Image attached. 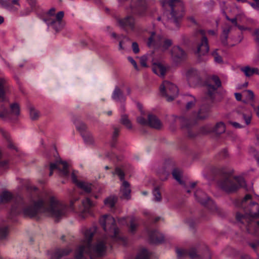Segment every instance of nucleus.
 <instances>
[{
  "mask_svg": "<svg viewBox=\"0 0 259 259\" xmlns=\"http://www.w3.org/2000/svg\"><path fill=\"white\" fill-rule=\"evenodd\" d=\"M163 7L168 6L171 9V18L170 22L177 24L178 20L184 15V4L181 0H164L162 3Z\"/></svg>",
  "mask_w": 259,
  "mask_h": 259,
  "instance_id": "7",
  "label": "nucleus"
},
{
  "mask_svg": "<svg viewBox=\"0 0 259 259\" xmlns=\"http://www.w3.org/2000/svg\"><path fill=\"white\" fill-rule=\"evenodd\" d=\"M66 206L54 196H39L32 199L28 204L20 199L12 206V215L22 214L25 217H34L39 214L51 216L57 220L64 217Z\"/></svg>",
  "mask_w": 259,
  "mask_h": 259,
  "instance_id": "1",
  "label": "nucleus"
},
{
  "mask_svg": "<svg viewBox=\"0 0 259 259\" xmlns=\"http://www.w3.org/2000/svg\"><path fill=\"white\" fill-rule=\"evenodd\" d=\"M171 120L175 122H179L182 126H187L189 127V125L188 123L189 122L188 120L183 117H177L175 116H172L171 117Z\"/></svg>",
  "mask_w": 259,
  "mask_h": 259,
  "instance_id": "34",
  "label": "nucleus"
},
{
  "mask_svg": "<svg viewBox=\"0 0 259 259\" xmlns=\"http://www.w3.org/2000/svg\"><path fill=\"white\" fill-rule=\"evenodd\" d=\"M96 231V227L82 230L83 238L76 249L75 259H99L105 254L108 241L106 236L98 239L95 245L91 244Z\"/></svg>",
  "mask_w": 259,
  "mask_h": 259,
  "instance_id": "2",
  "label": "nucleus"
},
{
  "mask_svg": "<svg viewBox=\"0 0 259 259\" xmlns=\"http://www.w3.org/2000/svg\"><path fill=\"white\" fill-rule=\"evenodd\" d=\"M0 5L12 12H17L20 7L19 0H0Z\"/></svg>",
  "mask_w": 259,
  "mask_h": 259,
  "instance_id": "15",
  "label": "nucleus"
},
{
  "mask_svg": "<svg viewBox=\"0 0 259 259\" xmlns=\"http://www.w3.org/2000/svg\"><path fill=\"white\" fill-rule=\"evenodd\" d=\"M242 117L246 125L250 124L252 117L251 112L250 111H248L245 113H243L242 114Z\"/></svg>",
  "mask_w": 259,
  "mask_h": 259,
  "instance_id": "46",
  "label": "nucleus"
},
{
  "mask_svg": "<svg viewBox=\"0 0 259 259\" xmlns=\"http://www.w3.org/2000/svg\"><path fill=\"white\" fill-rule=\"evenodd\" d=\"M148 125L151 127L160 129L162 127V123L160 120L154 115H148Z\"/></svg>",
  "mask_w": 259,
  "mask_h": 259,
  "instance_id": "24",
  "label": "nucleus"
},
{
  "mask_svg": "<svg viewBox=\"0 0 259 259\" xmlns=\"http://www.w3.org/2000/svg\"><path fill=\"white\" fill-rule=\"evenodd\" d=\"M82 204L83 208L79 209L80 216L82 218H85L87 214L90 212V208L94 205V203L89 198H87L82 201Z\"/></svg>",
  "mask_w": 259,
  "mask_h": 259,
  "instance_id": "17",
  "label": "nucleus"
},
{
  "mask_svg": "<svg viewBox=\"0 0 259 259\" xmlns=\"http://www.w3.org/2000/svg\"><path fill=\"white\" fill-rule=\"evenodd\" d=\"M153 72L160 77H163L166 71V67L161 63H154L152 65Z\"/></svg>",
  "mask_w": 259,
  "mask_h": 259,
  "instance_id": "20",
  "label": "nucleus"
},
{
  "mask_svg": "<svg viewBox=\"0 0 259 259\" xmlns=\"http://www.w3.org/2000/svg\"><path fill=\"white\" fill-rule=\"evenodd\" d=\"M76 128L79 131L81 135L83 133L88 132L89 131L87 130V127L85 124L82 122L79 123L76 125Z\"/></svg>",
  "mask_w": 259,
  "mask_h": 259,
  "instance_id": "48",
  "label": "nucleus"
},
{
  "mask_svg": "<svg viewBox=\"0 0 259 259\" xmlns=\"http://www.w3.org/2000/svg\"><path fill=\"white\" fill-rule=\"evenodd\" d=\"M71 251V249L68 248L57 249L51 254L50 259H60L63 256L68 255Z\"/></svg>",
  "mask_w": 259,
  "mask_h": 259,
  "instance_id": "21",
  "label": "nucleus"
},
{
  "mask_svg": "<svg viewBox=\"0 0 259 259\" xmlns=\"http://www.w3.org/2000/svg\"><path fill=\"white\" fill-rule=\"evenodd\" d=\"M121 122L127 128L132 129V124L131 121H130V120L128 119L127 116L126 115H122L121 118Z\"/></svg>",
  "mask_w": 259,
  "mask_h": 259,
  "instance_id": "43",
  "label": "nucleus"
},
{
  "mask_svg": "<svg viewBox=\"0 0 259 259\" xmlns=\"http://www.w3.org/2000/svg\"><path fill=\"white\" fill-rule=\"evenodd\" d=\"M112 98L113 100L117 102H122L125 101V98L123 96L122 92L118 87L115 88Z\"/></svg>",
  "mask_w": 259,
  "mask_h": 259,
  "instance_id": "28",
  "label": "nucleus"
},
{
  "mask_svg": "<svg viewBox=\"0 0 259 259\" xmlns=\"http://www.w3.org/2000/svg\"><path fill=\"white\" fill-rule=\"evenodd\" d=\"M245 94H246V99L247 100H252L253 99L254 95L253 92L250 90H247Z\"/></svg>",
  "mask_w": 259,
  "mask_h": 259,
  "instance_id": "56",
  "label": "nucleus"
},
{
  "mask_svg": "<svg viewBox=\"0 0 259 259\" xmlns=\"http://www.w3.org/2000/svg\"><path fill=\"white\" fill-rule=\"evenodd\" d=\"M119 132V128H115L114 130L113 134V138H116L118 135Z\"/></svg>",
  "mask_w": 259,
  "mask_h": 259,
  "instance_id": "62",
  "label": "nucleus"
},
{
  "mask_svg": "<svg viewBox=\"0 0 259 259\" xmlns=\"http://www.w3.org/2000/svg\"><path fill=\"white\" fill-rule=\"evenodd\" d=\"M132 49H133V52L135 53V54H137L139 52V46H138V45L137 42H133L132 44Z\"/></svg>",
  "mask_w": 259,
  "mask_h": 259,
  "instance_id": "59",
  "label": "nucleus"
},
{
  "mask_svg": "<svg viewBox=\"0 0 259 259\" xmlns=\"http://www.w3.org/2000/svg\"><path fill=\"white\" fill-rule=\"evenodd\" d=\"M154 200L156 201H160L161 199V194L158 188H155L153 191Z\"/></svg>",
  "mask_w": 259,
  "mask_h": 259,
  "instance_id": "50",
  "label": "nucleus"
},
{
  "mask_svg": "<svg viewBox=\"0 0 259 259\" xmlns=\"http://www.w3.org/2000/svg\"><path fill=\"white\" fill-rule=\"evenodd\" d=\"M138 226V224L137 222V220L133 218L131 219L130 221V225L129 227V232L131 233H134Z\"/></svg>",
  "mask_w": 259,
  "mask_h": 259,
  "instance_id": "39",
  "label": "nucleus"
},
{
  "mask_svg": "<svg viewBox=\"0 0 259 259\" xmlns=\"http://www.w3.org/2000/svg\"><path fill=\"white\" fill-rule=\"evenodd\" d=\"M195 34L197 38L200 40V41L197 44L195 53L199 56L204 55L209 50L208 40L205 36V31L204 30L200 29L196 31Z\"/></svg>",
  "mask_w": 259,
  "mask_h": 259,
  "instance_id": "10",
  "label": "nucleus"
},
{
  "mask_svg": "<svg viewBox=\"0 0 259 259\" xmlns=\"http://www.w3.org/2000/svg\"><path fill=\"white\" fill-rule=\"evenodd\" d=\"M10 112L9 113V118L7 119H10L11 118V115H14L18 116L20 114V107L18 103H14L10 105Z\"/></svg>",
  "mask_w": 259,
  "mask_h": 259,
  "instance_id": "31",
  "label": "nucleus"
},
{
  "mask_svg": "<svg viewBox=\"0 0 259 259\" xmlns=\"http://www.w3.org/2000/svg\"><path fill=\"white\" fill-rule=\"evenodd\" d=\"M55 8H51L42 19L49 27H52L56 31L58 32L65 25L62 20L64 13L63 11H60L55 14Z\"/></svg>",
  "mask_w": 259,
  "mask_h": 259,
  "instance_id": "5",
  "label": "nucleus"
},
{
  "mask_svg": "<svg viewBox=\"0 0 259 259\" xmlns=\"http://www.w3.org/2000/svg\"><path fill=\"white\" fill-rule=\"evenodd\" d=\"M172 176L177 181H178L180 183H181V172L179 170L177 169H174L172 171Z\"/></svg>",
  "mask_w": 259,
  "mask_h": 259,
  "instance_id": "49",
  "label": "nucleus"
},
{
  "mask_svg": "<svg viewBox=\"0 0 259 259\" xmlns=\"http://www.w3.org/2000/svg\"><path fill=\"white\" fill-rule=\"evenodd\" d=\"M232 172L229 171L227 176L219 182V187L227 192H234L245 185V182L242 177H232Z\"/></svg>",
  "mask_w": 259,
  "mask_h": 259,
  "instance_id": "4",
  "label": "nucleus"
},
{
  "mask_svg": "<svg viewBox=\"0 0 259 259\" xmlns=\"http://www.w3.org/2000/svg\"><path fill=\"white\" fill-rule=\"evenodd\" d=\"M118 24L120 27L124 29H129L134 31L135 29V21L132 16H127L123 19H119L117 20Z\"/></svg>",
  "mask_w": 259,
  "mask_h": 259,
  "instance_id": "14",
  "label": "nucleus"
},
{
  "mask_svg": "<svg viewBox=\"0 0 259 259\" xmlns=\"http://www.w3.org/2000/svg\"><path fill=\"white\" fill-rule=\"evenodd\" d=\"M229 123L236 128H241L243 127L242 125L236 122L230 121Z\"/></svg>",
  "mask_w": 259,
  "mask_h": 259,
  "instance_id": "60",
  "label": "nucleus"
},
{
  "mask_svg": "<svg viewBox=\"0 0 259 259\" xmlns=\"http://www.w3.org/2000/svg\"><path fill=\"white\" fill-rule=\"evenodd\" d=\"M29 4L30 5L31 8H35L36 7V0H26Z\"/></svg>",
  "mask_w": 259,
  "mask_h": 259,
  "instance_id": "61",
  "label": "nucleus"
},
{
  "mask_svg": "<svg viewBox=\"0 0 259 259\" xmlns=\"http://www.w3.org/2000/svg\"><path fill=\"white\" fill-rule=\"evenodd\" d=\"M120 192L122 194V197L129 199L131 197V188L130 184L126 181H123L120 186Z\"/></svg>",
  "mask_w": 259,
  "mask_h": 259,
  "instance_id": "22",
  "label": "nucleus"
},
{
  "mask_svg": "<svg viewBox=\"0 0 259 259\" xmlns=\"http://www.w3.org/2000/svg\"><path fill=\"white\" fill-rule=\"evenodd\" d=\"M225 130L226 126L224 123L223 122H219L216 124L215 126L214 127L212 131H213L217 134H221L224 133L225 132ZM211 131V130H209L205 133H208Z\"/></svg>",
  "mask_w": 259,
  "mask_h": 259,
  "instance_id": "32",
  "label": "nucleus"
},
{
  "mask_svg": "<svg viewBox=\"0 0 259 259\" xmlns=\"http://www.w3.org/2000/svg\"><path fill=\"white\" fill-rule=\"evenodd\" d=\"M176 252L179 258L184 257L187 254H188L192 259H195L197 257L196 250L194 248H192L189 251L185 249L178 248L176 249Z\"/></svg>",
  "mask_w": 259,
  "mask_h": 259,
  "instance_id": "19",
  "label": "nucleus"
},
{
  "mask_svg": "<svg viewBox=\"0 0 259 259\" xmlns=\"http://www.w3.org/2000/svg\"><path fill=\"white\" fill-rule=\"evenodd\" d=\"M114 174L117 175L119 177L121 181H124V174L120 168H116L115 170Z\"/></svg>",
  "mask_w": 259,
  "mask_h": 259,
  "instance_id": "52",
  "label": "nucleus"
},
{
  "mask_svg": "<svg viewBox=\"0 0 259 259\" xmlns=\"http://www.w3.org/2000/svg\"><path fill=\"white\" fill-rule=\"evenodd\" d=\"M9 118V113L3 105H1L0 107V118L4 120H7Z\"/></svg>",
  "mask_w": 259,
  "mask_h": 259,
  "instance_id": "41",
  "label": "nucleus"
},
{
  "mask_svg": "<svg viewBox=\"0 0 259 259\" xmlns=\"http://www.w3.org/2000/svg\"><path fill=\"white\" fill-rule=\"evenodd\" d=\"M161 94L164 96L168 101H172L178 95L177 87L168 81H164L160 87Z\"/></svg>",
  "mask_w": 259,
  "mask_h": 259,
  "instance_id": "9",
  "label": "nucleus"
},
{
  "mask_svg": "<svg viewBox=\"0 0 259 259\" xmlns=\"http://www.w3.org/2000/svg\"><path fill=\"white\" fill-rule=\"evenodd\" d=\"M235 97L237 100L240 101L241 100L242 95L240 93H235Z\"/></svg>",
  "mask_w": 259,
  "mask_h": 259,
  "instance_id": "63",
  "label": "nucleus"
},
{
  "mask_svg": "<svg viewBox=\"0 0 259 259\" xmlns=\"http://www.w3.org/2000/svg\"><path fill=\"white\" fill-rule=\"evenodd\" d=\"M231 29V27L229 26L227 28L224 29L223 31V33L221 35V41L222 42L223 44L224 45H226L227 44V40L228 38V34Z\"/></svg>",
  "mask_w": 259,
  "mask_h": 259,
  "instance_id": "36",
  "label": "nucleus"
},
{
  "mask_svg": "<svg viewBox=\"0 0 259 259\" xmlns=\"http://www.w3.org/2000/svg\"><path fill=\"white\" fill-rule=\"evenodd\" d=\"M71 179L73 183H74L78 188L87 193H89L91 192L92 184L85 181L78 180L76 175L74 171H73L71 174Z\"/></svg>",
  "mask_w": 259,
  "mask_h": 259,
  "instance_id": "13",
  "label": "nucleus"
},
{
  "mask_svg": "<svg viewBox=\"0 0 259 259\" xmlns=\"http://www.w3.org/2000/svg\"><path fill=\"white\" fill-rule=\"evenodd\" d=\"M13 198L11 193L8 191L3 192L0 195V204L9 203Z\"/></svg>",
  "mask_w": 259,
  "mask_h": 259,
  "instance_id": "30",
  "label": "nucleus"
},
{
  "mask_svg": "<svg viewBox=\"0 0 259 259\" xmlns=\"http://www.w3.org/2000/svg\"><path fill=\"white\" fill-rule=\"evenodd\" d=\"M8 234V229L6 226L0 227V239H5Z\"/></svg>",
  "mask_w": 259,
  "mask_h": 259,
  "instance_id": "47",
  "label": "nucleus"
},
{
  "mask_svg": "<svg viewBox=\"0 0 259 259\" xmlns=\"http://www.w3.org/2000/svg\"><path fill=\"white\" fill-rule=\"evenodd\" d=\"M100 224L109 237L116 239H121L119 230L116 227L114 218L110 215H103L99 220Z\"/></svg>",
  "mask_w": 259,
  "mask_h": 259,
  "instance_id": "6",
  "label": "nucleus"
},
{
  "mask_svg": "<svg viewBox=\"0 0 259 259\" xmlns=\"http://www.w3.org/2000/svg\"><path fill=\"white\" fill-rule=\"evenodd\" d=\"M251 106L255 111L257 116L259 118V105L256 108L253 105H251Z\"/></svg>",
  "mask_w": 259,
  "mask_h": 259,
  "instance_id": "64",
  "label": "nucleus"
},
{
  "mask_svg": "<svg viewBox=\"0 0 259 259\" xmlns=\"http://www.w3.org/2000/svg\"><path fill=\"white\" fill-rule=\"evenodd\" d=\"M118 39L119 41V49L120 50H124V49H125L126 46V45H125L126 43L128 42V44H130V39L126 36H122V39H121L120 37H118Z\"/></svg>",
  "mask_w": 259,
  "mask_h": 259,
  "instance_id": "38",
  "label": "nucleus"
},
{
  "mask_svg": "<svg viewBox=\"0 0 259 259\" xmlns=\"http://www.w3.org/2000/svg\"><path fill=\"white\" fill-rule=\"evenodd\" d=\"M222 12L224 15L225 16L227 20L231 21L233 24H234L236 26H238V24L237 22V19H239V17L241 16V15H237L236 17L234 18L230 19L226 14L225 9L222 8Z\"/></svg>",
  "mask_w": 259,
  "mask_h": 259,
  "instance_id": "44",
  "label": "nucleus"
},
{
  "mask_svg": "<svg viewBox=\"0 0 259 259\" xmlns=\"http://www.w3.org/2000/svg\"><path fill=\"white\" fill-rule=\"evenodd\" d=\"M140 63L141 65L144 67H146L147 66V58L145 56H142L140 58Z\"/></svg>",
  "mask_w": 259,
  "mask_h": 259,
  "instance_id": "58",
  "label": "nucleus"
},
{
  "mask_svg": "<svg viewBox=\"0 0 259 259\" xmlns=\"http://www.w3.org/2000/svg\"><path fill=\"white\" fill-rule=\"evenodd\" d=\"M127 59L131 62V63L133 65V66L134 67L135 69L138 70V65H137V63L135 61V60L131 57H128L127 58Z\"/></svg>",
  "mask_w": 259,
  "mask_h": 259,
  "instance_id": "57",
  "label": "nucleus"
},
{
  "mask_svg": "<svg viewBox=\"0 0 259 259\" xmlns=\"http://www.w3.org/2000/svg\"><path fill=\"white\" fill-rule=\"evenodd\" d=\"M149 236L151 241L154 243H160L164 240L163 235L157 230L150 232Z\"/></svg>",
  "mask_w": 259,
  "mask_h": 259,
  "instance_id": "25",
  "label": "nucleus"
},
{
  "mask_svg": "<svg viewBox=\"0 0 259 259\" xmlns=\"http://www.w3.org/2000/svg\"><path fill=\"white\" fill-rule=\"evenodd\" d=\"M29 114L31 119L35 120L39 117V113L37 110L33 107L29 108Z\"/></svg>",
  "mask_w": 259,
  "mask_h": 259,
  "instance_id": "45",
  "label": "nucleus"
},
{
  "mask_svg": "<svg viewBox=\"0 0 259 259\" xmlns=\"http://www.w3.org/2000/svg\"><path fill=\"white\" fill-rule=\"evenodd\" d=\"M147 44L149 47L164 52L171 46L172 41L164 37L156 35L155 33L152 32L151 36L148 39Z\"/></svg>",
  "mask_w": 259,
  "mask_h": 259,
  "instance_id": "8",
  "label": "nucleus"
},
{
  "mask_svg": "<svg viewBox=\"0 0 259 259\" xmlns=\"http://www.w3.org/2000/svg\"><path fill=\"white\" fill-rule=\"evenodd\" d=\"M6 80L4 78H0V101L5 100V93L8 88Z\"/></svg>",
  "mask_w": 259,
  "mask_h": 259,
  "instance_id": "29",
  "label": "nucleus"
},
{
  "mask_svg": "<svg viewBox=\"0 0 259 259\" xmlns=\"http://www.w3.org/2000/svg\"><path fill=\"white\" fill-rule=\"evenodd\" d=\"M194 196L198 202L208 208L211 212L217 210V206L213 201L201 190H197Z\"/></svg>",
  "mask_w": 259,
  "mask_h": 259,
  "instance_id": "11",
  "label": "nucleus"
},
{
  "mask_svg": "<svg viewBox=\"0 0 259 259\" xmlns=\"http://www.w3.org/2000/svg\"><path fill=\"white\" fill-rule=\"evenodd\" d=\"M149 253L145 249H142L138 254L135 259H149Z\"/></svg>",
  "mask_w": 259,
  "mask_h": 259,
  "instance_id": "40",
  "label": "nucleus"
},
{
  "mask_svg": "<svg viewBox=\"0 0 259 259\" xmlns=\"http://www.w3.org/2000/svg\"><path fill=\"white\" fill-rule=\"evenodd\" d=\"M249 246L253 249V250L257 252L259 251V241L256 240L253 242L249 243Z\"/></svg>",
  "mask_w": 259,
  "mask_h": 259,
  "instance_id": "53",
  "label": "nucleus"
},
{
  "mask_svg": "<svg viewBox=\"0 0 259 259\" xmlns=\"http://www.w3.org/2000/svg\"><path fill=\"white\" fill-rule=\"evenodd\" d=\"M212 55L213 56L215 62L222 63L223 62V59L221 56L218 54L217 50L212 53Z\"/></svg>",
  "mask_w": 259,
  "mask_h": 259,
  "instance_id": "51",
  "label": "nucleus"
},
{
  "mask_svg": "<svg viewBox=\"0 0 259 259\" xmlns=\"http://www.w3.org/2000/svg\"><path fill=\"white\" fill-rule=\"evenodd\" d=\"M171 55L174 59H183L186 57L185 52L179 46H175L172 48Z\"/></svg>",
  "mask_w": 259,
  "mask_h": 259,
  "instance_id": "26",
  "label": "nucleus"
},
{
  "mask_svg": "<svg viewBox=\"0 0 259 259\" xmlns=\"http://www.w3.org/2000/svg\"><path fill=\"white\" fill-rule=\"evenodd\" d=\"M246 77H250L254 74L259 75V69L256 67H252L248 65L243 66L240 68Z\"/></svg>",
  "mask_w": 259,
  "mask_h": 259,
  "instance_id": "23",
  "label": "nucleus"
},
{
  "mask_svg": "<svg viewBox=\"0 0 259 259\" xmlns=\"http://www.w3.org/2000/svg\"><path fill=\"white\" fill-rule=\"evenodd\" d=\"M55 169L58 170L60 176L62 177H66L69 175L68 165L65 161L57 160L55 163H51L50 166V176L52 175L53 171Z\"/></svg>",
  "mask_w": 259,
  "mask_h": 259,
  "instance_id": "12",
  "label": "nucleus"
},
{
  "mask_svg": "<svg viewBox=\"0 0 259 259\" xmlns=\"http://www.w3.org/2000/svg\"><path fill=\"white\" fill-rule=\"evenodd\" d=\"M133 4L137 3V4L135 6V9L133 8L134 6H131V8L133 10V13H137L138 15H142L143 12H141V10L142 12L146 10L145 1V0H132Z\"/></svg>",
  "mask_w": 259,
  "mask_h": 259,
  "instance_id": "18",
  "label": "nucleus"
},
{
  "mask_svg": "<svg viewBox=\"0 0 259 259\" xmlns=\"http://www.w3.org/2000/svg\"><path fill=\"white\" fill-rule=\"evenodd\" d=\"M81 136L85 144L91 145L94 144V138L92 134L89 131L88 132L82 133Z\"/></svg>",
  "mask_w": 259,
  "mask_h": 259,
  "instance_id": "33",
  "label": "nucleus"
},
{
  "mask_svg": "<svg viewBox=\"0 0 259 259\" xmlns=\"http://www.w3.org/2000/svg\"><path fill=\"white\" fill-rule=\"evenodd\" d=\"M251 196L247 194L241 200L239 207L243 208L246 211L245 215L239 213L236 214V220L238 223L244 224L249 233L256 234L259 229V221L256 222L255 228L251 222L252 220L259 218V205L258 203L251 201Z\"/></svg>",
  "mask_w": 259,
  "mask_h": 259,
  "instance_id": "3",
  "label": "nucleus"
},
{
  "mask_svg": "<svg viewBox=\"0 0 259 259\" xmlns=\"http://www.w3.org/2000/svg\"><path fill=\"white\" fill-rule=\"evenodd\" d=\"M117 199L116 197L114 196H110L105 199L104 203L106 205L110 207H114Z\"/></svg>",
  "mask_w": 259,
  "mask_h": 259,
  "instance_id": "35",
  "label": "nucleus"
},
{
  "mask_svg": "<svg viewBox=\"0 0 259 259\" xmlns=\"http://www.w3.org/2000/svg\"><path fill=\"white\" fill-rule=\"evenodd\" d=\"M137 121L139 123L142 125H146L148 124V120H147L145 117L142 116H139L137 118Z\"/></svg>",
  "mask_w": 259,
  "mask_h": 259,
  "instance_id": "55",
  "label": "nucleus"
},
{
  "mask_svg": "<svg viewBox=\"0 0 259 259\" xmlns=\"http://www.w3.org/2000/svg\"><path fill=\"white\" fill-rule=\"evenodd\" d=\"M209 111V109L204 110L203 108H201L198 113L197 118L200 119L205 118L208 116Z\"/></svg>",
  "mask_w": 259,
  "mask_h": 259,
  "instance_id": "42",
  "label": "nucleus"
},
{
  "mask_svg": "<svg viewBox=\"0 0 259 259\" xmlns=\"http://www.w3.org/2000/svg\"><path fill=\"white\" fill-rule=\"evenodd\" d=\"M210 80L214 83L216 85L214 86L210 84H208L207 85L208 95L211 99H213L214 95L217 93L218 88L221 86L222 83L219 77L215 75L212 76L210 78Z\"/></svg>",
  "mask_w": 259,
  "mask_h": 259,
  "instance_id": "16",
  "label": "nucleus"
},
{
  "mask_svg": "<svg viewBox=\"0 0 259 259\" xmlns=\"http://www.w3.org/2000/svg\"><path fill=\"white\" fill-rule=\"evenodd\" d=\"M34 8H32L31 9L29 8H25L24 10H22L20 12V16H25L29 15L30 13L32 12V10Z\"/></svg>",
  "mask_w": 259,
  "mask_h": 259,
  "instance_id": "54",
  "label": "nucleus"
},
{
  "mask_svg": "<svg viewBox=\"0 0 259 259\" xmlns=\"http://www.w3.org/2000/svg\"><path fill=\"white\" fill-rule=\"evenodd\" d=\"M185 100L188 101L186 105V108L187 109H189L194 106L196 102L195 98L192 96H186Z\"/></svg>",
  "mask_w": 259,
  "mask_h": 259,
  "instance_id": "37",
  "label": "nucleus"
},
{
  "mask_svg": "<svg viewBox=\"0 0 259 259\" xmlns=\"http://www.w3.org/2000/svg\"><path fill=\"white\" fill-rule=\"evenodd\" d=\"M188 81L191 83L193 81L199 79V74L197 70L194 68L188 69L185 74Z\"/></svg>",
  "mask_w": 259,
  "mask_h": 259,
  "instance_id": "27",
  "label": "nucleus"
}]
</instances>
